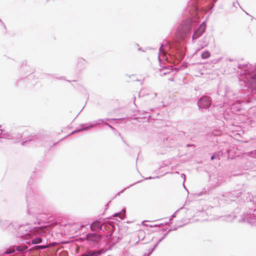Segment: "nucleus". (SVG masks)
Instances as JSON below:
<instances>
[{"instance_id":"nucleus-1","label":"nucleus","mask_w":256,"mask_h":256,"mask_svg":"<svg viewBox=\"0 0 256 256\" xmlns=\"http://www.w3.org/2000/svg\"><path fill=\"white\" fill-rule=\"evenodd\" d=\"M239 68L242 71L240 72L239 79L240 82L244 84L246 90H244L240 94L233 93L232 92L227 91L225 96L232 103L230 105L234 104L235 103H242L250 98V97L256 94V65L248 64L239 65Z\"/></svg>"},{"instance_id":"nucleus-2","label":"nucleus","mask_w":256,"mask_h":256,"mask_svg":"<svg viewBox=\"0 0 256 256\" xmlns=\"http://www.w3.org/2000/svg\"><path fill=\"white\" fill-rule=\"evenodd\" d=\"M224 200L227 202L236 201L238 199V202H244L247 204V206L250 209L254 212L256 210V204L254 200H252L248 192L244 190H238L237 191H232L229 192H225L222 194Z\"/></svg>"},{"instance_id":"nucleus-3","label":"nucleus","mask_w":256,"mask_h":256,"mask_svg":"<svg viewBox=\"0 0 256 256\" xmlns=\"http://www.w3.org/2000/svg\"><path fill=\"white\" fill-rule=\"evenodd\" d=\"M46 228L43 227H36L32 230L30 234L34 236H31L30 239L28 241H26L27 244H36L41 243L42 241V236L46 237Z\"/></svg>"},{"instance_id":"nucleus-4","label":"nucleus","mask_w":256,"mask_h":256,"mask_svg":"<svg viewBox=\"0 0 256 256\" xmlns=\"http://www.w3.org/2000/svg\"><path fill=\"white\" fill-rule=\"evenodd\" d=\"M28 226H20L16 222L12 223V225L9 226V230L14 233L18 238H22L26 235H30L32 230H28Z\"/></svg>"},{"instance_id":"nucleus-5","label":"nucleus","mask_w":256,"mask_h":256,"mask_svg":"<svg viewBox=\"0 0 256 256\" xmlns=\"http://www.w3.org/2000/svg\"><path fill=\"white\" fill-rule=\"evenodd\" d=\"M192 28V24L190 21L184 20L178 28V32L182 38L187 36Z\"/></svg>"},{"instance_id":"nucleus-6","label":"nucleus","mask_w":256,"mask_h":256,"mask_svg":"<svg viewBox=\"0 0 256 256\" xmlns=\"http://www.w3.org/2000/svg\"><path fill=\"white\" fill-rule=\"evenodd\" d=\"M212 98L207 96H202L198 101V106L199 110L209 108L212 104Z\"/></svg>"},{"instance_id":"nucleus-7","label":"nucleus","mask_w":256,"mask_h":256,"mask_svg":"<svg viewBox=\"0 0 256 256\" xmlns=\"http://www.w3.org/2000/svg\"><path fill=\"white\" fill-rule=\"evenodd\" d=\"M28 248V247L25 244L20 245H13L10 246L4 252L6 254H10L14 252L16 250L18 252H22Z\"/></svg>"},{"instance_id":"nucleus-8","label":"nucleus","mask_w":256,"mask_h":256,"mask_svg":"<svg viewBox=\"0 0 256 256\" xmlns=\"http://www.w3.org/2000/svg\"><path fill=\"white\" fill-rule=\"evenodd\" d=\"M240 222H246L252 226H256V214H250L244 216V218L238 220Z\"/></svg>"},{"instance_id":"nucleus-9","label":"nucleus","mask_w":256,"mask_h":256,"mask_svg":"<svg viewBox=\"0 0 256 256\" xmlns=\"http://www.w3.org/2000/svg\"><path fill=\"white\" fill-rule=\"evenodd\" d=\"M228 62H229L228 64V66H230V67H232V70H231L230 72V73H232V72L236 73V72L238 74V76L240 75V72H242V70L241 68H239L238 67V64H239V65H247V64H240L236 60H229Z\"/></svg>"},{"instance_id":"nucleus-10","label":"nucleus","mask_w":256,"mask_h":256,"mask_svg":"<svg viewBox=\"0 0 256 256\" xmlns=\"http://www.w3.org/2000/svg\"><path fill=\"white\" fill-rule=\"evenodd\" d=\"M170 48V45L168 41H164L161 46L160 48L159 53L160 55L158 56L159 60H160V56H163L164 58H165V56H166V58L167 59L168 58L166 56H165V52L168 50Z\"/></svg>"},{"instance_id":"nucleus-11","label":"nucleus","mask_w":256,"mask_h":256,"mask_svg":"<svg viewBox=\"0 0 256 256\" xmlns=\"http://www.w3.org/2000/svg\"><path fill=\"white\" fill-rule=\"evenodd\" d=\"M104 122L103 120L99 119V120H97L96 121L94 124H90V125H89L88 126H86V127H84V125L82 124V126H82V128L74 130V132H72V134H73L75 132H80L82 130H87L90 128H92V127H94V126H95L96 125H98V124H100Z\"/></svg>"},{"instance_id":"nucleus-12","label":"nucleus","mask_w":256,"mask_h":256,"mask_svg":"<svg viewBox=\"0 0 256 256\" xmlns=\"http://www.w3.org/2000/svg\"><path fill=\"white\" fill-rule=\"evenodd\" d=\"M206 26H203L202 24L200 25L192 36V41H194V40L200 37L204 34Z\"/></svg>"},{"instance_id":"nucleus-13","label":"nucleus","mask_w":256,"mask_h":256,"mask_svg":"<svg viewBox=\"0 0 256 256\" xmlns=\"http://www.w3.org/2000/svg\"><path fill=\"white\" fill-rule=\"evenodd\" d=\"M103 224H100V222L99 220H96L95 222H93L90 224V229L92 231H98V230H101L104 232V230L103 229Z\"/></svg>"},{"instance_id":"nucleus-14","label":"nucleus","mask_w":256,"mask_h":256,"mask_svg":"<svg viewBox=\"0 0 256 256\" xmlns=\"http://www.w3.org/2000/svg\"><path fill=\"white\" fill-rule=\"evenodd\" d=\"M104 252L103 250H88L86 251L82 256H99Z\"/></svg>"},{"instance_id":"nucleus-15","label":"nucleus","mask_w":256,"mask_h":256,"mask_svg":"<svg viewBox=\"0 0 256 256\" xmlns=\"http://www.w3.org/2000/svg\"><path fill=\"white\" fill-rule=\"evenodd\" d=\"M87 240L92 242H98L101 238V235L96 233H90L86 235Z\"/></svg>"},{"instance_id":"nucleus-16","label":"nucleus","mask_w":256,"mask_h":256,"mask_svg":"<svg viewBox=\"0 0 256 256\" xmlns=\"http://www.w3.org/2000/svg\"><path fill=\"white\" fill-rule=\"evenodd\" d=\"M12 225V223L10 224V222L6 220H0V226L2 228L4 229L8 226L9 229V226Z\"/></svg>"},{"instance_id":"nucleus-17","label":"nucleus","mask_w":256,"mask_h":256,"mask_svg":"<svg viewBox=\"0 0 256 256\" xmlns=\"http://www.w3.org/2000/svg\"><path fill=\"white\" fill-rule=\"evenodd\" d=\"M248 114L252 116H256V106L250 108L248 110Z\"/></svg>"},{"instance_id":"nucleus-18","label":"nucleus","mask_w":256,"mask_h":256,"mask_svg":"<svg viewBox=\"0 0 256 256\" xmlns=\"http://www.w3.org/2000/svg\"><path fill=\"white\" fill-rule=\"evenodd\" d=\"M210 56V53L208 51L206 50L203 52L201 54V57L202 59H207Z\"/></svg>"},{"instance_id":"nucleus-19","label":"nucleus","mask_w":256,"mask_h":256,"mask_svg":"<svg viewBox=\"0 0 256 256\" xmlns=\"http://www.w3.org/2000/svg\"><path fill=\"white\" fill-rule=\"evenodd\" d=\"M48 247V246L46 245H40V246H36L33 247V248L36 250H44Z\"/></svg>"},{"instance_id":"nucleus-20","label":"nucleus","mask_w":256,"mask_h":256,"mask_svg":"<svg viewBox=\"0 0 256 256\" xmlns=\"http://www.w3.org/2000/svg\"><path fill=\"white\" fill-rule=\"evenodd\" d=\"M199 45L202 48L208 45V42L206 40H203L202 42V40L199 41Z\"/></svg>"},{"instance_id":"nucleus-21","label":"nucleus","mask_w":256,"mask_h":256,"mask_svg":"<svg viewBox=\"0 0 256 256\" xmlns=\"http://www.w3.org/2000/svg\"><path fill=\"white\" fill-rule=\"evenodd\" d=\"M218 158V160L220 159V155L219 154L218 152L214 153L212 156H211V160H214V159Z\"/></svg>"},{"instance_id":"nucleus-22","label":"nucleus","mask_w":256,"mask_h":256,"mask_svg":"<svg viewBox=\"0 0 256 256\" xmlns=\"http://www.w3.org/2000/svg\"><path fill=\"white\" fill-rule=\"evenodd\" d=\"M110 237H112V242L114 244H115L117 243V242L119 241V240H120V237H119V236H118V237L116 236V237H115V238H116V240H114V236H112V235H110Z\"/></svg>"},{"instance_id":"nucleus-23","label":"nucleus","mask_w":256,"mask_h":256,"mask_svg":"<svg viewBox=\"0 0 256 256\" xmlns=\"http://www.w3.org/2000/svg\"><path fill=\"white\" fill-rule=\"evenodd\" d=\"M250 154H252V157L256 158V150L250 152H249L248 156H250Z\"/></svg>"},{"instance_id":"nucleus-24","label":"nucleus","mask_w":256,"mask_h":256,"mask_svg":"<svg viewBox=\"0 0 256 256\" xmlns=\"http://www.w3.org/2000/svg\"><path fill=\"white\" fill-rule=\"evenodd\" d=\"M218 0H210V8H212Z\"/></svg>"},{"instance_id":"nucleus-25","label":"nucleus","mask_w":256,"mask_h":256,"mask_svg":"<svg viewBox=\"0 0 256 256\" xmlns=\"http://www.w3.org/2000/svg\"><path fill=\"white\" fill-rule=\"evenodd\" d=\"M104 124L108 126L110 129H112L114 132V131H116V130L111 125H110V124H108V123L107 122H104Z\"/></svg>"},{"instance_id":"nucleus-26","label":"nucleus","mask_w":256,"mask_h":256,"mask_svg":"<svg viewBox=\"0 0 256 256\" xmlns=\"http://www.w3.org/2000/svg\"><path fill=\"white\" fill-rule=\"evenodd\" d=\"M236 5H239V4L238 3V2H233V6H234V7H236Z\"/></svg>"},{"instance_id":"nucleus-27","label":"nucleus","mask_w":256,"mask_h":256,"mask_svg":"<svg viewBox=\"0 0 256 256\" xmlns=\"http://www.w3.org/2000/svg\"><path fill=\"white\" fill-rule=\"evenodd\" d=\"M4 135L6 136H12L10 134H4Z\"/></svg>"},{"instance_id":"nucleus-28","label":"nucleus","mask_w":256,"mask_h":256,"mask_svg":"<svg viewBox=\"0 0 256 256\" xmlns=\"http://www.w3.org/2000/svg\"><path fill=\"white\" fill-rule=\"evenodd\" d=\"M181 176H182V178H184V180L185 179V176H185V174H181Z\"/></svg>"},{"instance_id":"nucleus-29","label":"nucleus","mask_w":256,"mask_h":256,"mask_svg":"<svg viewBox=\"0 0 256 256\" xmlns=\"http://www.w3.org/2000/svg\"><path fill=\"white\" fill-rule=\"evenodd\" d=\"M104 226H103V229L104 230V231L105 230H106V226L104 225V224H103Z\"/></svg>"},{"instance_id":"nucleus-30","label":"nucleus","mask_w":256,"mask_h":256,"mask_svg":"<svg viewBox=\"0 0 256 256\" xmlns=\"http://www.w3.org/2000/svg\"><path fill=\"white\" fill-rule=\"evenodd\" d=\"M169 72H170V71H168V72H164L163 73V74H164V75H166V74H168V73H169Z\"/></svg>"},{"instance_id":"nucleus-31","label":"nucleus","mask_w":256,"mask_h":256,"mask_svg":"<svg viewBox=\"0 0 256 256\" xmlns=\"http://www.w3.org/2000/svg\"><path fill=\"white\" fill-rule=\"evenodd\" d=\"M152 178V177H149V178H146V180H148V179H152V178Z\"/></svg>"},{"instance_id":"nucleus-32","label":"nucleus","mask_w":256,"mask_h":256,"mask_svg":"<svg viewBox=\"0 0 256 256\" xmlns=\"http://www.w3.org/2000/svg\"><path fill=\"white\" fill-rule=\"evenodd\" d=\"M172 218L175 217L176 216V214H172Z\"/></svg>"},{"instance_id":"nucleus-33","label":"nucleus","mask_w":256,"mask_h":256,"mask_svg":"<svg viewBox=\"0 0 256 256\" xmlns=\"http://www.w3.org/2000/svg\"><path fill=\"white\" fill-rule=\"evenodd\" d=\"M26 142H22V145H24V144H25V143H26Z\"/></svg>"},{"instance_id":"nucleus-34","label":"nucleus","mask_w":256,"mask_h":256,"mask_svg":"<svg viewBox=\"0 0 256 256\" xmlns=\"http://www.w3.org/2000/svg\"><path fill=\"white\" fill-rule=\"evenodd\" d=\"M164 68L165 69H168V70H169V67H168V68H166V67H164Z\"/></svg>"},{"instance_id":"nucleus-35","label":"nucleus","mask_w":256,"mask_h":256,"mask_svg":"<svg viewBox=\"0 0 256 256\" xmlns=\"http://www.w3.org/2000/svg\"><path fill=\"white\" fill-rule=\"evenodd\" d=\"M2 131L1 130L0 135L2 134Z\"/></svg>"},{"instance_id":"nucleus-36","label":"nucleus","mask_w":256,"mask_h":256,"mask_svg":"<svg viewBox=\"0 0 256 256\" xmlns=\"http://www.w3.org/2000/svg\"><path fill=\"white\" fill-rule=\"evenodd\" d=\"M106 120H110V119L109 118H106Z\"/></svg>"},{"instance_id":"nucleus-37","label":"nucleus","mask_w":256,"mask_h":256,"mask_svg":"<svg viewBox=\"0 0 256 256\" xmlns=\"http://www.w3.org/2000/svg\"><path fill=\"white\" fill-rule=\"evenodd\" d=\"M124 192V190H122L120 193H122Z\"/></svg>"},{"instance_id":"nucleus-38","label":"nucleus","mask_w":256,"mask_h":256,"mask_svg":"<svg viewBox=\"0 0 256 256\" xmlns=\"http://www.w3.org/2000/svg\"><path fill=\"white\" fill-rule=\"evenodd\" d=\"M138 50H141V48H138Z\"/></svg>"},{"instance_id":"nucleus-39","label":"nucleus","mask_w":256,"mask_h":256,"mask_svg":"<svg viewBox=\"0 0 256 256\" xmlns=\"http://www.w3.org/2000/svg\"><path fill=\"white\" fill-rule=\"evenodd\" d=\"M0 22H2L0 19Z\"/></svg>"},{"instance_id":"nucleus-40","label":"nucleus","mask_w":256,"mask_h":256,"mask_svg":"<svg viewBox=\"0 0 256 256\" xmlns=\"http://www.w3.org/2000/svg\"><path fill=\"white\" fill-rule=\"evenodd\" d=\"M1 126H2V125H0V128H1Z\"/></svg>"}]
</instances>
